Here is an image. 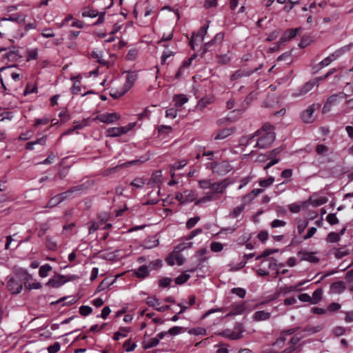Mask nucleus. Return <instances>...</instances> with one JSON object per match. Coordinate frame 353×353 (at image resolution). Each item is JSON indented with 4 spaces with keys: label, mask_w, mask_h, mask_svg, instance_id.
<instances>
[{
    "label": "nucleus",
    "mask_w": 353,
    "mask_h": 353,
    "mask_svg": "<svg viewBox=\"0 0 353 353\" xmlns=\"http://www.w3.org/2000/svg\"><path fill=\"white\" fill-rule=\"evenodd\" d=\"M323 295V290L321 288H317L312 294L311 303L317 304L321 299Z\"/></svg>",
    "instance_id": "bb28decb"
},
{
    "label": "nucleus",
    "mask_w": 353,
    "mask_h": 353,
    "mask_svg": "<svg viewBox=\"0 0 353 353\" xmlns=\"http://www.w3.org/2000/svg\"><path fill=\"white\" fill-rule=\"evenodd\" d=\"M214 174L224 175L231 170V165L227 161H213L207 165Z\"/></svg>",
    "instance_id": "7ed1b4c3"
},
{
    "label": "nucleus",
    "mask_w": 353,
    "mask_h": 353,
    "mask_svg": "<svg viewBox=\"0 0 353 353\" xmlns=\"http://www.w3.org/2000/svg\"><path fill=\"white\" fill-rule=\"evenodd\" d=\"M120 119V115L116 112L98 114L95 120L99 122L110 124Z\"/></svg>",
    "instance_id": "6e6552de"
},
{
    "label": "nucleus",
    "mask_w": 353,
    "mask_h": 353,
    "mask_svg": "<svg viewBox=\"0 0 353 353\" xmlns=\"http://www.w3.org/2000/svg\"><path fill=\"white\" fill-rule=\"evenodd\" d=\"M91 55L94 59H96L97 60V62L99 63L100 64L103 65H106V61L102 59L101 54H99V52L93 51V52H92Z\"/></svg>",
    "instance_id": "13d9d810"
},
{
    "label": "nucleus",
    "mask_w": 353,
    "mask_h": 353,
    "mask_svg": "<svg viewBox=\"0 0 353 353\" xmlns=\"http://www.w3.org/2000/svg\"><path fill=\"white\" fill-rule=\"evenodd\" d=\"M131 331L132 328L130 327H120L118 331L114 333L112 339L114 341H119L121 338H125Z\"/></svg>",
    "instance_id": "f3484780"
},
{
    "label": "nucleus",
    "mask_w": 353,
    "mask_h": 353,
    "mask_svg": "<svg viewBox=\"0 0 353 353\" xmlns=\"http://www.w3.org/2000/svg\"><path fill=\"white\" fill-rule=\"evenodd\" d=\"M254 139V134L249 137H243L240 139V145L247 146L252 143Z\"/></svg>",
    "instance_id": "4c0bfd02"
},
{
    "label": "nucleus",
    "mask_w": 353,
    "mask_h": 353,
    "mask_svg": "<svg viewBox=\"0 0 353 353\" xmlns=\"http://www.w3.org/2000/svg\"><path fill=\"white\" fill-rule=\"evenodd\" d=\"M137 54V50L136 49H131L128 51L126 54V59L129 61H132L136 59Z\"/></svg>",
    "instance_id": "338daca9"
},
{
    "label": "nucleus",
    "mask_w": 353,
    "mask_h": 353,
    "mask_svg": "<svg viewBox=\"0 0 353 353\" xmlns=\"http://www.w3.org/2000/svg\"><path fill=\"white\" fill-rule=\"evenodd\" d=\"M147 266L148 267L149 271L157 270L161 266V261H160V260L153 261L150 262L149 263V265Z\"/></svg>",
    "instance_id": "5fc2aeb1"
},
{
    "label": "nucleus",
    "mask_w": 353,
    "mask_h": 353,
    "mask_svg": "<svg viewBox=\"0 0 353 353\" xmlns=\"http://www.w3.org/2000/svg\"><path fill=\"white\" fill-rule=\"evenodd\" d=\"M329 149L327 146L323 145V144H318L316 146V152L318 154H324L328 152Z\"/></svg>",
    "instance_id": "6e6d98bb"
},
{
    "label": "nucleus",
    "mask_w": 353,
    "mask_h": 353,
    "mask_svg": "<svg viewBox=\"0 0 353 353\" xmlns=\"http://www.w3.org/2000/svg\"><path fill=\"white\" fill-rule=\"evenodd\" d=\"M210 248L212 251L219 252L223 250V244L219 242H212L211 243Z\"/></svg>",
    "instance_id": "4d7b16f0"
},
{
    "label": "nucleus",
    "mask_w": 353,
    "mask_h": 353,
    "mask_svg": "<svg viewBox=\"0 0 353 353\" xmlns=\"http://www.w3.org/2000/svg\"><path fill=\"white\" fill-rule=\"evenodd\" d=\"M159 343V341H158V339H157V337L152 338L143 343V347L145 350L150 349L157 346Z\"/></svg>",
    "instance_id": "72a5a7b5"
},
{
    "label": "nucleus",
    "mask_w": 353,
    "mask_h": 353,
    "mask_svg": "<svg viewBox=\"0 0 353 353\" xmlns=\"http://www.w3.org/2000/svg\"><path fill=\"white\" fill-rule=\"evenodd\" d=\"M137 79V74L136 72H129L126 75V80L124 84V90L128 91L134 85Z\"/></svg>",
    "instance_id": "dca6fc26"
},
{
    "label": "nucleus",
    "mask_w": 353,
    "mask_h": 353,
    "mask_svg": "<svg viewBox=\"0 0 353 353\" xmlns=\"http://www.w3.org/2000/svg\"><path fill=\"white\" fill-rule=\"evenodd\" d=\"M308 225V221H300L298 223L297 225V232L299 234H302L305 228Z\"/></svg>",
    "instance_id": "8fccbe9b"
},
{
    "label": "nucleus",
    "mask_w": 353,
    "mask_h": 353,
    "mask_svg": "<svg viewBox=\"0 0 353 353\" xmlns=\"http://www.w3.org/2000/svg\"><path fill=\"white\" fill-rule=\"evenodd\" d=\"M46 245L48 250L52 251H54L57 249V244L56 241L49 236L46 239Z\"/></svg>",
    "instance_id": "2f4dec72"
},
{
    "label": "nucleus",
    "mask_w": 353,
    "mask_h": 353,
    "mask_svg": "<svg viewBox=\"0 0 353 353\" xmlns=\"http://www.w3.org/2000/svg\"><path fill=\"white\" fill-rule=\"evenodd\" d=\"M65 279V276L58 274L50 279L49 281L46 283V285L55 288H59L66 282Z\"/></svg>",
    "instance_id": "ddd939ff"
},
{
    "label": "nucleus",
    "mask_w": 353,
    "mask_h": 353,
    "mask_svg": "<svg viewBox=\"0 0 353 353\" xmlns=\"http://www.w3.org/2000/svg\"><path fill=\"white\" fill-rule=\"evenodd\" d=\"M340 240L339 234L331 232L327 234V241L330 243H336Z\"/></svg>",
    "instance_id": "a18cd8bd"
},
{
    "label": "nucleus",
    "mask_w": 353,
    "mask_h": 353,
    "mask_svg": "<svg viewBox=\"0 0 353 353\" xmlns=\"http://www.w3.org/2000/svg\"><path fill=\"white\" fill-rule=\"evenodd\" d=\"M334 60V54H331L325 58L318 65L312 68L313 72H317L321 68L329 65Z\"/></svg>",
    "instance_id": "aec40b11"
},
{
    "label": "nucleus",
    "mask_w": 353,
    "mask_h": 353,
    "mask_svg": "<svg viewBox=\"0 0 353 353\" xmlns=\"http://www.w3.org/2000/svg\"><path fill=\"white\" fill-rule=\"evenodd\" d=\"M319 106L320 105L319 104H312L307 108L306 110L302 112L301 119L304 123H310L314 120L313 113L316 109L319 108Z\"/></svg>",
    "instance_id": "1a4fd4ad"
},
{
    "label": "nucleus",
    "mask_w": 353,
    "mask_h": 353,
    "mask_svg": "<svg viewBox=\"0 0 353 353\" xmlns=\"http://www.w3.org/2000/svg\"><path fill=\"white\" fill-rule=\"evenodd\" d=\"M262 65H263L261 64L258 68H256L254 70H238L231 76L230 79L231 81H236L243 77H249L253 73L260 70L262 68Z\"/></svg>",
    "instance_id": "9b49d317"
},
{
    "label": "nucleus",
    "mask_w": 353,
    "mask_h": 353,
    "mask_svg": "<svg viewBox=\"0 0 353 353\" xmlns=\"http://www.w3.org/2000/svg\"><path fill=\"white\" fill-rule=\"evenodd\" d=\"M52 266L48 264H44L41 265L39 270V275L42 278H45L48 275L49 272L52 270Z\"/></svg>",
    "instance_id": "c85d7f7f"
},
{
    "label": "nucleus",
    "mask_w": 353,
    "mask_h": 353,
    "mask_svg": "<svg viewBox=\"0 0 353 353\" xmlns=\"http://www.w3.org/2000/svg\"><path fill=\"white\" fill-rule=\"evenodd\" d=\"M234 132V129L232 128H226L221 129L217 132L214 139L215 140L224 139L230 136L232 134H233Z\"/></svg>",
    "instance_id": "6ab92c4d"
},
{
    "label": "nucleus",
    "mask_w": 353,
    "mask_h": 353,
    "mask_svg": "<svg viewBox=\"0 0 353 353\" xmlns=\"http://www.w3.org/2000/svg\"><path fill=\"white\" fill-rule=\"evenodd\" d=\"M134 275L139 279H145L149 275L148 267L145 265H141L134 271Z\"/></svg>",
    "instance_id": "4be33fe9"
},
{
    "label": "nucleus",
    "mask_w": 353,
    "mask_h": 353,
    "mask_svg": "<svg viewBox=\"0 0 353 353\" xmlns=\"http://www.w3.org/2000/svg\"><path fill=\"white\" fill-rule=\"evenodd\" d=\"M81 15L83 17L95 18L98 19L93 23V26H99L104 22L105 11L98 12V10L90 8H84L82 10Z\"/></svg>",
    "instance_id": "20e7f679"
},
{
    "label": "nucleus",
    "mask_w": 353,
    "mask_h": 353,
    "mask_svg": "<svg viewBox=\"0 0 353 353\" xmlns=\"http://www.w3.org/2000/svg\"><path fill=\"white\" fill-rule=\"evenodd\" d=\"M38 30L41 31V35L45 38H51L55 36L54 33L50 28H45L43 30L39 29Z\"/></svg>",
    "instance_id": "3c124183"
},
{
    "label": "nucleus",
    "mask_w": 353,
    "mask_h": 353,
    "mask_svg": "<svg viewBox=\"0 0 353 353\" xmlns=\"http://www.w3.org/2000/svg\"><path fill=\"white\" fill-rule=\"evenodd\" d=\"M245 332V327L241 323H236L232 330H227L223 332V335L232 340L239 339L242 337L243 332Z\"/></svg>",
    "instance_id": "423d86ee"
},
{
    "label": "nucleus",
    "mask_w": 353,
    "mask_h": 353,
    "mask_svg": "<svg viewBox=\"0 0 353 353\" xmlns=\"http://www.w3.org/2000/svg\"><path fill=\"white\" fill-rule=\"evenodd\" d=\"M326 220L330 225H335L339 223V219L336 214L334 213L329 214L326 217Z\"/></svg>",
    "instance_id": "603ef678"
},
{
    "label": "nucleus",
    "mask_w": 353,
    "mask_h": 353,
    "mask_svg": "<svg viewBox=\"0 0 353 353\" xmlns=\"http://www.w3.org/2000/svg\"><path fill=\"white\" fill-rule=\"evenodd\" d=\"M62 201L63 199L60 197V195L57 194L49 200L47 205L50 208L54 207Z\"/></svg>",
    "instance_id": "c9c22d12"
},
{
    "label": "nucleus",
    "mask_w": 353,
    "mask_h": 353,
    "mask_svg": "<svg viewBox=\"0 0 353 353\" xmlns=\"http://www.w3.org/2000/svg\"><path fill=\"white\" fill-rule=\"evenodd\" d=\"M263 263H268V268L270 270H276L278 266L276 260L274 257L263 259L261 265H263Z\"/></svg>",
    "instance_id": "cd10ccee"
},
{
    "label": "nucleus",
    "mask_w": 353,
    "mask_h": 353,
    "mask_svg": "<svg viewBox=\"0 0 353 353\" xmlns=\"http://www.w3.org/2000/svg\"><path fill=\"white\" fill-rule=\"evenodd\" d=\"M208 27L203 26L200 28L199 30L196 34L193 33L192 37L190 41V46L192 49H194V43L196 42L202 43L204 36L207 33Z\"/></svg>",
    "instance_id": "9d476101"
},
{
    "label": "nucleus",
    "mask_w": 353,
    "mask_h": 353,
    "mask_svg": "<svg viewBox=\"0 0 353 353\" xmlns=\"http://www.w3.org/2000/svg\"><path fill=\"white\" fill-rule=\"evenodd\" d=\"M346 289L345 283L342 281L333 282L330 285V290L332 293L341 294Z\"/></svg>",
    "instance_id": "a211bd4d"
},
{
    "label": "nucleus",
    "mask_w": 353,
    "mask_h": 353,
    "mask_svg": "<svg viewBox=\"0 0 353 353\" xmlns=\"http://www.w3.org/2000/svg\"><path fill=\"white\" fill-rule=\"evenodd\" d=\"M37 92V85H32L30 83H27L26 88L23 92V95L27 96L32 93Z\"/></svg>",
    "instance_id": "37998d69"
},
{
    "label": "nucleus",
    "mask_w": 353,
    "mask_h": 353,
    "mask_svg": "<svg viewBox=\"0 0 353 353\" xmlns=\"http://www.w3.org/2000/svg\"><path fill=\"white\" fill-rule=\"evenodd\" d=\"M177 116V110L175 108H169L165 111V117L170 119H174Z\"/></svg>",
    "instance_id": "e2e57ef3"
},
{
    "label": "nucleus",
    "mask_w": 353,
    "mask_h": 353,
    "mask_svg": "<svg viewBox=\"0 0 353 353\" xmlns=\"http://www.w3.org/2000/svg\"><path fill=\"white\" fill-rule=\"evenodd\" d=\"M299 254H302L301 259L305 261H310L311 263H317L319 262V259L314 255L312 252H299Z\"/></svg>",
    "instance_id": "393cba45"
},
{
    "label": "nucleus",
    "mask_w": 353,
    "mask_h": 353,
    "mask_svg": "<svg viewBox=\"0 0 353 353\" xmlns=\"http://www.w3.org/2000/svg\"><path fill=\"white\" fill-rule=\"evenodd\" d=\"M92 312V308L88 305H81L79 307V313L83 316H88Z\"/></svg>",
    "instance_id": "49530a36"
},
{
    "label": "nucleus",
    "mask_w": 353,
    "mask_h": 353,
    "mask_svg": "<svg viewBox=\"0 0 353 353\" xmlns=\"http://www.w3.org/2000/svg\"><path fill=\"white\" fill-rule=\"evenodd\" d=\"M72 80L74 81V83L71 88V92L73 94H78L81 91V77L77 76V77H72L71 78Z\"/></svg>",
    "instance_id": "b1692460"
},
{
    "label": "nucleus",
    "mask_w": 353,
    "mask_h": 353,
    "mask_svg": "<svg viewBox=\"0 0 353 353\" xmlns=\"http://www.w3.org/2000/svg\"><path fill=\"white\" fill-rule=\"evenodd\" d=\"M217 199H219L217 196H216L212 192H208L206 195L200 198L198 201V203H205L207 202L215 201Z\"/></svg>",
    "instance_id": "c756f323"
},
{
    "label": "nucleus",
    "mask_w": 353,
    "mask_h": 353,
    "mask_svg": "<svg viewBox=\"0 0 353 353\" xmlns=\"http://www.w3.org/2000/svg\"><path fill=\"white\" fill-rule=\"evenodd\" d=\"M244 209H245L244 205L241 204L233 209V210L230 213V216L232 218H236L241 214V212L244 210Z\"/></svg>",
    "instance_id": "79ce46f5"
},
{
    "label": "nucleus",
    "mask_w": 353,
    "mask_h": 353,
    "mask_svg": "<svg viewBox=\"0 0 353 353\" xmlns=\"http://www.w3.org/2000/svg\"><path fill=\"white\" fill-rule=\"evenodd\" d=\"M245 310V303L233 304L231 306L230 310L227 316H236L242 314Z\"/></svg>",
    "instance_id": "2eb2a0df"
},
{
    "label": "nucleus",
    "mask_w": 353,
    "mask_h": 353,
    "mask_svg": "<svg viewBox=\"0 0 353 353\" xmlns=\"http://www.w3.org/2000/svg\"><path fill=\"white\" fill-rule=\"evenodd\" d=\"M286 225V222L279 219H274L270 223L272 228L283 227Z\"/></svg>",
    "instance_id": "69168bd1"
},
{
    "label": "nucleus",
    "mask_w": 353,
    "mask_h": 353,
    "mask_svg": "<svg viewBox=\"0 0 353 353\" xmlns=\"http://www.w3.org/2000/svg\"><path fill=\"white\" fill-rule=\"evenodd\" d=\"M285 341L286 338L281 335L272 345L278 347H282L284 345Z\"/></svg>",
    "instance_id": "774afa93"
},
{
    "label": "nucleus",
    "mask_w": 353,
    "mask_h": 353,
    "mask_svg": "<svg viewBox=\"0 0 353 353\" xmlns=\"http://www.w3.org/2000/svg\"><path fill=\"white\" fill-rule=\"evenodd\" d=\"M123 347L126 352H130L135 350L137 344L135 343H132V340L130 339L123 343Z\"/></svg>",
    "instance_id": "473e14b6"
},
{
    "label": "nucleus",
    "mask_w": 353,
    "mask_h": 353,
    "mask_svg": "<svg viewBox=\"0 0 353 353\" xmlns=\"http://www.w3.org/2000/svg\"><path fill=\"white\" fill-rule=\"evenodd\" d=\"M173 100L176 106L181 107L188 101V99L185 94H176L174 96Z\"/></svg>",
    "instance_id": "a878e982"
},
{
    "label": "nucleus",
    "mask_w": 353,
    "mask_h": 353,
    "mask_svg": "<svg viewBox=\"0 0 353 353\" xmlns=\"http://www.w3.org/2000/svg\"><path fill=\"white\" fill-rule=\"evenodd\" d=\"M83 190V185H77L72 187L68 190L61 192L60 194H58V195H60V197L63 199V201L66 199L68 196H70L72 193L76 192H79Z\"/></svg>",
    "instance_id": "5701e85b"
},
{
    "label": "nucleus",
    "mask_w": 353,
    "mask_h": 353,
    "mask_svg": "<svg viewBox=\"0 0 353 353\" xmlns=\"http://www.w3.org/2000/svg\"><path fill=\"white\" fill-rule=\"evenodd\" d=\"M25 288L27 290L40 289L42 288V285L39 282L37 281H34L33 283H30V281H26Z\"/></svg>",
    "instance_id": "de8ad7c7"
},
{
    "label": "nucleus",
    "mask_w": 353,
    "mask_h": 353,
    "mask_svg": "<svg viewBox=\"0 0 353 353\" xmlns=\"http://www.w3.org/2000/svg\"><path fill=\"white\" fill-rule=\"evenodd\" d=\"M190 276L186 273L180 274L175 279V283L176 285H182L189 280Z\"/></svg>",
    "instance_id": "f704fd0d"
},
{
    "label": "nucleus",
    "mask_w": 353,
    "mask_h": 353,
    "mask_svg": "<svg viewBox=\"0 0 353 353\" xmlns=\"http://www.w3.org/2000/svg\"><path fill=\"white\" fill-rule=\"evenodd\" d=\"M212 183L210 179H202L199 181V186L201 189H211Z\"/></svg>",
    "instance_id": "ea45409f"
},
{
    "label": "nucleus",
    "mask_w": 353,
    "mask_h": 353,
    "mask_svg": "<svg viewBox=\"0 0 353 353\" xmlns=\"http://www.w3.org/2000/svg\"><path fill=\"white\" fill-rule=\"evenodd\" d=\"M231 293L243 299L245 296L246 291L242 288H234L231 290Z\"/></svg>",
    "instance_id": "a19ab883"
},
{
    "label": "nucleus",
    "mask_w": 353,
    "mask_h": 353,
    "mask_svg": "<svg viewBox=\"0 0 353 353\" xmlns=\"http://www.w3.org/2000/svg\"><path fill=\"white\" fill-rule=\"evenodd\" d=\"M184 330V328L183 327H179V326H174L172 327H171L168 331V334L172 335V336H175V335H177V334H179L181 331Z\"/></svg>",
    "instance_id": "864d4df0"
},
{
    "label": "nucleus",
    "mask_w": 353,
    "mask_h": 353,
    "mask_svg": "<svg viewBox=\"0 0 353 353\" xmlns=\"http://www.w3.org/2000/svg\"><path fill=\"white\" fill-rule=\"evenodd\" d=\"M274 128L269 123H265L254 133V137H257L254 148L263 149L269 148L275 140Z\"/></svg>",
    "instance_id": "f03ea898"
},
{
    "label": "nucleus",
    "mask_w": 353,
    "mask_h": 353,
    "mask_svg": "<svg viewBox=\"0 0 353 353\" xmlns=\"http://www.w3.org/2000/svg\"><path fill=\"white\" fill-rule=\"evenodd\" d=\"M271 316V314L270 312H265L264 310L256 311L253 316V319L256 321H261L268 320Z\"/></svg>",
    "instance_id": "412c9836"
},
{
    "label": "nucleus",
    "mask_w": 353,
    "mask_h": 353,
    "mask_svg": "<svg viewBox=\"0 0 353 353\" xmlns=\"http://www.w3.org/2000/svg\"><path fill=\"white\" fill-rule=\"evenodd\" d=\"M10 68H2L1 69V70L2 71H8V72L6 74H5V75H8V76H10L12 79L14 81H20V74L17 73V72H10Z\"/></svg>",
    "instance_id": "e433bc0d"
},
{
    "label": "nucleus",
    "mask_w": 353,
    "mask_h": 353,
    "mask_svg": "<svg viewBox=\"0 0 353 353\" xmlns=\"http://www.w3.org/2000/svg\"><path fill=\"white\" fill-rule=\"evenodd\" d=\"M229 183L227 179H223L219 182H214L211 187V192L218 198H219L225 191Z\"/></svg>",
    "instance_id": "0eeeda50"
},
{
    "label": "nucleus",
    "mask_w": 353,
    "mask_h": 353,
    "mask_svg": "<svg viewBox=\"0 0 353 353\" xmlns=\"http://www.w3.org/2000/svg\"><path fill=\"white\" fill-rule=\"evenodd\" d=\"M299 29H288L284 32L282 37L280 38L279 41V44H283L290 39L294 38L298 32Z\"/></svg>",
    "instance_id": "4468645a"
},
{
    "label": "nucleus",
    "mask_w": 353,
    "mask_h": 353,
    "mask_svg": "<svg viewBox=\"0 0 353 353\" xmlns=\"http://www.w3.org/2000/svg\"><path fill=\"white\" fill-rule=\"evenodd\" d=\"M6 287L8 290L13 294H19L23 285H26V281H31L32 276L27 270L20 269L14 272L12 276L7 277Z\"/></svg>",
    "instance_id": "f257e3e1"
},
{
    "label": "nucleus",
    "mask_w": 353,
    "mask_h": 353,
    "mask_svg": "<svg viewBox=\"0 0 353 353\" xmlns=\"http://www.w3.org/2000/svg\"><path fill=\"white\" fill-rule=\"evenodd\" d=\"M212 103V99L210 98H202L198 103V107L201 109L204 108L208 104Z\"/></svg>",
    "instance_id": "680f3d73"
},
{
    "label": "nucleus",
    "mask_w": 353,
    "mask_h": 353,
    "mask_svg": "<svg viewBox=\"0 0 353 353\" xmlns=\"http://www.w3.org/2000/svg\"><path fill=\"white\" fill-rule=\"evenodd\" d=\"M135 125V123H130L125 126L110 128L107 130L108 136L112 137H120L132 130Z\"/></svg>",
    "instance_id": "39448f33"
},
{
    "label": "nucleus",
    "mask_w": 353,
    "mask_h": 353,
    "mask_svg": "<svg viewBox=\"0 0 353 353\" xmlns=\"http://www.w3.org/2000/svg\"><path fill=\"white\" fill-rule=\"evenodd\" d=\"M279 250L278 249H265L263 253L259 256H257L256 257V261H259V260H261L262 259H269L270 257H268L270 254H274V253H276V252H278Z\"/></svg>",
    "instance_id": "7c9ffc66"
},
{
    "label": "nucleus",
    "mask_w": 353,
    "mask_h": 353,
    "mask_svg": "<svg viewBox=\"0 0 353 353\" xmlns=\"http://www.w3.org/2000/svg\"><path fill=\"white\" fill-rule=\"evenodd\" d=\"M34 132L32 130H27L26 132L21 133L19 137L21 141H27L31 138Z\"/></svg>",
    "instance_id": "0e129e2a"
},
{
    "label": "nucleus",
    "mask_w": 353,
    "mask_h": 353,
    "mask_svg": "<svg viewBox=\"0 0 353 353\" xmlns=\"http://www.w3.org/2000/svg\"><path fill=\"white\" fill-rule=\"evenodd\" d=\"M200 220L199 216H194L192 218H190L186 222V228L188 229H191L193 227L195 226V225L198 223V221Z\"/></svg>",
    "instance_id": "09e8293b"
},
{
    "label": "nucleus",
    "mask_w": 353,
    "mask_h": 353,
    "mask_svg": "<svg viewBox=\"0 0 353 353\" xmlns=\"http://www.w3.org/2000/svg\"><path fill=\"white\" fill-rule=\"evenodd\" d=\"M174 54V52H172V51H169V50H167V51H164L161 55V63L162 65L165 64V61L166 60L170 57L171 56H173Z\"/></svg>",
    "instance_id": "bf43d9fd"
},
{
    "label": "nucleus",
    "mask_w": 353,
    "mask_h": 353,
    "mask_svg": "<svg viewBox=\"0 0 353 353\" xmlns=\"http://www.w3.org/2000/svg\"><path fill=\"white\" fill-rule=\"evenodd\" d=\"M60 347V343L59 342H55L48 347V351L49 353H57L59 351Z\"/></svg>",
    "instance_id": "052dcab7"
},
{
    "label": "nucleus",
    "mask_w": 353,
    "mask_h": 353,
    "mask_svg": "<svg viewBox=\"0 0 353 353\" xmlns=\"http://www.w3.org/2000/svg\"><path fill=\"white\" fill-rule=\"evenodd\" d=\"M274 181V176H270L268 179H261L259 181V185L263 188H268L270 186Z\"/></svg>",
    "instance_id": "58836bf2"
},
{
    "label": "nucleus",
    "mask_w": 353,
    "mask_h": 353,
    "mask_svg": "<svg viewBox=\"0 0 353 353\" xmlns=\"http://www.w3.org/2000/svg\"><path fill=\"white\" fill-rule=\"evenodd\" d=\"M315 86L318 87V81L312 79L305 83L295 94V96H302L306 94L308 92L312 90Z\"/></svg>",
    "instance_id": "f8f14e48"
},
{
    "label": "nucleus",
    "mask_w": 353,
    "mask_h": 353,
    "mask_svg": "<svg viewBox=\"0 0 353 353\" xmlns=\"http://www.w3.org/2000/svg\"><path fill=\"white\" fill-rule=\"evenodd\" d=\"M145 184V180L143 178H135L131 183L130 185L137 188H142Z\"/></svg>",
    "instance_id": "c03bdc74"
}]
</instances>
